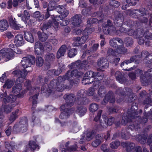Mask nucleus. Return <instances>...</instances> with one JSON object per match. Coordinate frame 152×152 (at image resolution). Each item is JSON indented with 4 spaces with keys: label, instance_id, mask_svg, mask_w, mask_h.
Instances as JSON below:
<instances>
[{
    "label": "nucleus",
    "instance_id": "1",
    "mask_svg": "<svg viewBox=\"0 0 152 152\" xmlns=\"http://www.w3.org/2000/svg\"><path fill=\"white\" fill-rule=\"evenodd\" d=\"M23 92H21L16 95H10L8 97L7 93L5 92L3 94L0 95V99L4 103H6L11 102L12 103L14 102V104L11 105H2V110H3L6 113H9L12 110V108L17 104V103L15 102L17 97L19 98L23 97Z\"/></svg>",
    "mask_w": 152,
    "mask_h": 152
},
{
    "label": "nucleus",
    "instance_id": "2",
    "mask_svg": "<svg viewBox=\"0 0 152 152\" xmlns=\"http://www.w3.org/2000/svg\"><path fill=\"white\" fill-rule=\"evenodd\" d=\"M69 13V11L65 9L61 14L59 16L57 15L55 17L52 16V17L53 22L52 23L51 21H49L47 24H45L41 28V29L44 31L51 27L52 26L54 27L55 29L58 28V22L57 21L60 20H61L65 18L68 15Z\"/></svg>",
    "mask_w": 152,
    "mask_h": 152
},
{
    "label": "nucleus",
    "instance_id": "3",
    "mask_svg": "<svg viewBox=\"0 0 152 152\" xmlns=\"http://www.w3.org/2000/svg\"><path fill=\"white\" fill-rule=\"evenodd\" d=\"M95 29L94 28H86L83 32V36L81 38L80 37H75L74 39L75 45L78 46L84 43L88 39V35L94 31Z\"/></svg>",
    "mask_w": 152,
    "mask_h": 152
},
{
    "label": "nucleus",
    "instance_id": "4",
    "mask_svg": "<svg viewBox=\"0 0 152 152\" xmlns=\"http://www.w3.org/2000/svg\"><path fill=\"white\" fill-rule=\"evenodd\" d=\"M64 98L66 100L67 104H64L60 107L61 111H66V112H70L72 111V109L74 110V109L71 108L69 110L70 107L72 105V103L75 101V98L73 94H66L64 96Z\"/></svg>",
    "mask_w": 152,
    "mask_h": 152
},
{
    "label": "nucleus",
    "instance_id": "5",
    "mask_svg": "<svg viewBox=\"0 0 152 152\" xmlns=\"http://www.w3.org/2000/svg\"><path fill=\"white\" fill-rule=\"evenodd\" d=\"M128 13L132 17L135 18H138L140 16H142L145 15L146 17H143L144 20H142V22H146L148 21L147 17L148 16L146 15V10L144 9H142L140 10H133L132 11L129 10L128 11Z\"/></svg>",
    "mask_w": 152,
    "mask_h": 152
},
{
    "label": "nucleus",
    "instance_id": "6",
    "mask_svg": "<svg viewBox=\"0 0 152 152\" xmlns=\"http://www.w3.org/2000/svg\"><path fill=\"white\" fill-rule=\"evenodd\" d=\"M15 47L14 44H10L9 45L10 48H4L0 50L1 54L8 59L12 58L14 56V49L15 48Z\"/></svg>",
    "mask_w": 152,
    "mask_h": 152
},
{
    "label": "nucleus",
    "instance_id": "7",
    "mask_svg": "<svg viewBox=\"0 0 152 152\" xmlns=\"http://www.w3.org/2000/svg\"><path fill=\"white\" fill-rule=\"evenodd\" d=\"M27 123L26 119L21 120L19 123L16 124L13 128L14 131L22 132H26L27 130Z\"/></svg>",
    "mask_w": 152,
    "mask_h": 152
},
{
    "label": "nucleus",
    "instance_id": "8",
    "mask_svg": "<svg viewBox=\"0 0 152 152\" xmlns=\"http://www.w3.org/2000/svg\"><path fill=\"white\" fill-rule=\"evenodd\" d=\"M35 58L32 56L28 57H23L21 61L22 66L25 68L31 67L35 63Z\"/></svg>",
    "mask_w": 152,
    "mask_h": 152
},
{
    "label": "nucleus",
    "instance_id": "9",
    "mask_svg": "<svg viewBox=\"0 0 152 152\" xmlns=\"http://www.w3.org/2000/svg\"><path fill=\"white\" fill-rule=\"evenodd\" d=\"M64 78L62 77H59L57 79V81L56 82V85L57 86V90L59 91H62L65 89H69L72 86L71 84L69 86H65L63 84L64 81Z\"/></svg>",
    "mask_w": 152,
    "mask_h": 152
},
{
    "label": "nucleus",
    "instance_id": "10",
    "mask_svg": "<svg viewBox=\"0 0 152 152\" xmlns=\"http://www.w3.org/2000/svg\"><path fill=\"white\" fill-rule=\"evenodd\" d=\"M107 23L103 24V30L105 34H108L110 32L114 31L115 30V27L112 26V23L110 20H108Z\"/></svg>",
    "mask_w": 152,
    "mask_h": 152
},
{
    "label": "nucleus",
    "instance_id": "11",
    "mask_svg": "<svg viewBox=\"0 0 152 152\" xmlns=\"http://www.w3.org/2000/svg\"><path fill=\"white\" fill-rule=\"evenodd\" d=\"M100 73L98 72L95 73L94 72L91 71H88L85 74V77H87L89 78H93L94 80L96 79L98 80H100L102 77L103 75H100Z\"/></svg>",
    "mask_w": 152,
    "mask_h": 152
},
{
    "label": "nucleus",
    "instance_id": "12",
    "mask_svg": "<svg viewBox=\"0 0 152 152\" xmlns=\"http://www.w3.org/2000/svg\"><path fill=\"white\" fill-rule=\"evenodd\" d=\"M20 78H18L17 79L15 85L12 88V92L13 93L17 94L19 93L22 88V86L21 83L22 81L20 80Z\"/></svg>",
    "mask_w": 152,
    "mask_h": 152
},
{
    "label": "nucleus",
    "instance_id": "13",
    "mask_svg": "<svg viewBox=\"0 0 152 152\" xmlns=\"http://www.w3.org/2000/svg\"><path fill=\"white\" fill-rule=\"evenodd\" d=\"M40 91V89L39 87H37L34 90L33 89H31L30 90L31 92H32L33 91L34 92L36 93L35 95L33 97H31L29 100L30 101H32V102L33 106L35 107L36 106L37 104V102L36 100L37 99V97L38 95V93Z\"/></svg>",
    "mask_w": 152,
    "mask_h": 152
},
{
    "label": "nucleus",
    "instance_id": "14",
    "mask_svg": "<svg viewBox=\"0 0 152 152\" xmlns=\"http://www.w3.org/2000/svg\"><path fill=\"white\" fill-rule=\"evenodd\" d=\"M44 51V48L39 42H36L35 45V53L37 55L41 54Z\"/></svg>",
    "mask_w": 152,
    "mask_h": 152
},
{
    "label": "nucleus",
    "instance_id": "15",
    "mask_svg": "<svg viewBox=\"0 0 152 152\" xmlns=\"http://www.w3.org/2000/svg\"><path fill=\"white\" fill-rule=\"evenodd\" d=\"M97 64L99 67V68L101 69L107 68L109 65L108 61L105 58L99 59L97 62Z\"/></svg>",
    "mask_w": 152,
    "mask_h": 152
},
{
    "label": "nucleus",
    "instance_id": "16",
    "mask_svg": "<svg viewBox=\"0 0 152 152\" xmlns=\"http://www.w3.org/2000/svg\"><path fill=\"white\" fill-rule=\"evenodd\" d=\"M13 73L16 75L18 78H20V80L23 82V79L25 78L26 75H27V72H26L25 69H23L22 70H17L13 71Z\"/></svg>",
    "mask_w": 152,
    "mask_h": 152
},
{
    "label": "nucleus",
    "instance_id": "17",
    "mask_svg": "<svg viewBox=\"0 0 152 152\" xmlns=\"http://www.w3.org/2000/svg\"><path fill=\"white\" fill-rule=\"evenodd\" d=\"M114 121V118H113L108 119L107 118H103V122H101V126L103 128L107 127L108 125H111Z\"/></svg>",
    "mask_w": 152,
    "mask_h": 152
},
{
    "label": "nucleus",
    "instance_id": "18",
    "mask_svg": "<svg viewBox=\"0 0 152 152\" xmlns=\"http://www.w3.org/2000/svg\"><path fill=\"white\" fill-rule=\"evenodd\" d=\"M24 40L23 35L21 34H18L15 37V43L18 46L22 45L24 44Z\"/></svg>",
    "mask_w": 152,
    "mask_h": 152
},
{
    "label": "nucleus",
    "instance_id": "19",
    "mask_svg": "<svg viewBox=\"0 0 152 152\" xmlns=\"http://www.w3.org/2000/svg\"><path fill=\"white\" fill-rule=\"evenodd\" d=\"M72 24L76 26H79L82 22L80 15H75L72 17Z\"/></svg>",
    "mask_w": 152,
    "mask_h": 152
},
{
    "label": "nucleus",
    "instance_id": "20",
    "mask_svg": "<svg viewBox=\"0 0 152 152\" xmlns=\"http://www.w3.org/2000/svg\"><path fill=\"white\" fill-rule=\"evenodd\" d=\"M115 101V99L113 95H110V94H108L106 96L103 101H102V104H105L108 101L110 103H113Z\"/></svg>",
    "mask_w": 152,
    "mask_h": 152
},
{
    "label": "nucleus",
    "instance_id": "21",
    "mask_svg": "<svg viewBox=\"0 0 152 152\" xmlns=\"http://www.w3.org/2000/svg\"><path fill=\"white\" fill-rule=\"evenodd\" d=\"M66 49V47L65 45H62L59 49L57 53V57L60 58L64 56L65 53Z\"/></svg>",
    "mask_w": 152,
    "mask_h": 152
},
{
    "label": "nucleus",
    "instance_id": "22",
    "mask_svg": "<svg viewBox=\"0 0 152 152\" xmlns=\"http://www.w3.org/2000/svg\"><path fill=\"white\" fill-rule=\"evenodd\" d=\"M9 22L13 28L17 30L19 29V27L17 24L15 18H13L12 16L10 17L9 19Z\"/></svg>",
    "mask_w": 152,
    "mask_h": 152
},
{
    "label": "nucleus",
    "instance_id": "23",
    "mask_svg": "<svg viewBox=\"0 0 152 152\" xmlns=\"http://www.w3.org/2000/svg\"><path fill=\"white\" fill-rule=\"evenodd\" d=\"M94 86L93 88H90L88 91V94L89 96H92L94 94V91L98 88L99 84V82H94Z\"/></svg>",
    "mask_w": 152,
    "mask_h": 152
},
{
    "label": "nucleus",
    "instance_id": "24",
    "mask_svg": "<svg viewBox=\"0 0 152 152\" xmlns=\"http://www.w3.org/2000/svg\"><path fill=\"white\" fill-rule=\"evenodd\" d=\"M24 37L28 41L32 43L34 42V39L33 35L30 32L27 31L24 32Z\"/></svg>",
    "mask_w": 152,
    "mask_h": 152
},
{
    "label": "nucleus",
    "instance_id": "25",
    "mask_svg": "<svg viewBox=\"0 0 152 152\" xmlns=\"http://www.w3.org/2000/svg\"><path fill=\"white\" fill-rule=\"evenodd\" d=\"M8 27V23L6 20L0 21V31H4L6 30Z\"/></svg>",
    "mask_w": 152,
    "mask_h": 152
},
{
    "label": "nucleus",
    "instance_id": "26",
    "mask_svg": "<svg viewBox=\"0 0 152 152\" xmlns=\"http://www.w3.org/2000/svg\"><path fill=\"white\" fill-rule=\"evenodd\" d=\"M136 56H134L131 58L130 60L125 61L122 63L121 64V67L123 68V69L126 70H128V69L126 68L125 69L123 67L124 66H126L128 64L131 63L133 62L134 60L136 59Z\"/></svg>",
    "mask_w": 152,
    "mask_h": 152
},
{
    "label": "nucleus",
    "instance_id": "27",
    "mask_svg": "<svg viewBox=\"0 0 152 152\" xmlns=\"http://www.w3.org/2000/svg\"><path fill=\"white\" fill-rule=\"evenodd\" d=\"M45 58L46 61L50 62L54 60L55 58V56L53 53H48L45 55Z\"/></svg>",
    "mask_w": 152,
    "mask_h": 152
},
{
    "label": "nucleus",
    "instance_id": "28",
    "mask_svg": "<svg viewBox=\"0 0 152 152\" xmlns=\"http://www.w3.org/2000/svg\"><path fill=\"white\" fill-rule=\"evenodd\" d=\"M19 115V110L18 109H17L15 112H12L10 118L9 120L11 122H13L18 117Z\"/></svg>",
    "mask_w": 152,
    "mask_h": 152
},
{
    "label": "nucleus",
    "instance_id": "29",
    "mask_svg": "<svg viewBox=\"0 0 152 152\" xmlns=\"http://www.w3.org/2000/svg\"><path fill=\"white\" fill-rule=\"evenodd\" d=\"M74 110L72 109V111L70 112H66L65 111H63L60 115V118L62 119L67 118L68 116L74 112Z\"/></svg>",
    "mask_w": 152,
    "mask_h": 152
},
{
    "label": "nucleus",
    "instance_id": "30",
    "mask_svg": "<svg viewBox=\"0 0 152 152\" xmlns=\"http://www.w3.org/2000/svg\"><path fill=\"white\" fill-rule=\"evenodd\" d=\"M39 39L42 42L45 41L48 38V35L44 33H41L40 31H38L37 33Z\"/></svg>",
    "mask_w": 152,
    "mask_h": 152
},
{
    "label": "nucleus",
    "instance_id": "31",
    "mask_svg": "<svg viewBox=\"0 0 152 152\" xmlns=\"http://www.w3.org/2000/svg\"><path fill=\"white\" fill-rule=\"evenodd\" d=\"M102 113V110L99 111L97 113V115L95 116V117L94 119V120L95 121L97 122V123L99 124L100 125H101L100 122H103V118H102V119H100Z\"/></svg>",
    "mask_w": 152,
    "mask_h": 152
},
{
    "label": "nucleus",
    "instance_id": "32",
    "mask_svg": "<svg viewBox=\"0 0 152 152\" xmlns=\"http://www.w3.org/2000/svg\"><path fill=\"white\" fill-rule=\"evenodd\" d=\"M44 62L43 59L42 57H38L36 58V64L37 66L41 67L42 66Z\"/></svg>",
    "mask_w": 152,
    "mask_h": 152
},
{
    "label": "nucleus",
    "instance_id": "33",
    "mask_svg": "<svg viewBox=\"0 0 152 152\" xmlns=\"http://www.w3.org/2000/svg\"><path fill=\"white\" fill-rule=\"evenodd\" d=\"M115 75L117 80L121 83H123V81L122 80L123 75L120 72L117 71L115 74Z\"/></svg>",
    "mask_w": 152,
    "mask_h": 152
},
{
    "label": "nucleus",
    "instance_id": "34",
    "mask_svg": "<svg viewBox=\"0 0 152 152\" xmlns=\"http://www.w3.org/2000/svg\"><path fill=\"white\" fill-rule=\"evenodd\" d=\"M87 109L85 107H81L79 108L77 110V112L80 116H82L86 113Z\"/></svg>",
    "mask_w": 152,
    "mask_h": 152
},
{
    "label": "nucleus",
    "instance_id": "35",
    "mask_svg": "<svg viewBox=\"0 0 152 152\" xmlns=\"http://www.w3.org/2000/svg\"><path fill=\"white\" fill-rule=\"evenodd\" d=\"M94 79L93 78H89L85 77L83 78L82 81V83L83 85H86L91 83L94 81Z\"/></svg>",
    "mask_w": 152,
    "mask_h": 152
},
{
    "label": "nucleus",
    "instance_id": "36",
    "mask_svg": "<svg viewBox=\"0 0 152 152\" xmlns=\"http://www.w3.org/2000/svg\"><path fill=\"white\" fill-rule=\"evenodd\" d=\"M126 52V49L122 45L118 46L115 51L116 52L119 53H124Z\"/></svg>",
    "mask_w": 152,
    "mask_h": 152
},
{
    "label": "nucleus",
    "instance_id": "37",
    "mask_svg": "<svg viewBox=\"0 0 152 152\" xmlns=\"http://www.w3.org/2000/svg\"><path fill=\"white\" fill-rule=\"evenodd\" d=\"M14 83V82L13 81L8 80L6 81L5 84L3 86V88H4L7 87V88L9 89L12 86Z\"/></svg>",
    "mask_w": 152,
    "mask_h": 152
},
{
    "label": "nucleus",
    "instance_id": "38",
    "mask_svg": "<svg viewBox=\"0 0 152 152\" xmlns=\"http://www.w3.org/2000/svg\"><path fill=\"white\" fill-rule=\"evenodd\" d=\"M77 53V51L75 49L72 48L69 50L68 55L69 57L72 58L75 56Z\"/></svg>",
    "mask_w": 152,
    "mask_h": 152
},
{
    "label": "nucleus",
    "instance_id": "39",
    "mask_svg": "<svg viewBox=\"0 0 152 152\" xmlns=\"http://www.w3.org/2000/svg\"><path fill=\"white\" fill-rule=\"evenodd\" d=\"M71 74L73 77H75L77 75L81 76L83 74V73L82 72H79L77 69L74 70L72 71H70Z\"/></svg>",
    "mask_w": 152,
    "mask_h": 152
},
{
    "label": "nucleus",
    "instance_id": "40",
    "mask_svg": "<svg viewBox=\"0 0 152 152\" xmlns=\"http://www.w3.org/2000/svg\"><path fill=\"white\" fill-rule=\"evenodd\" d=\"M80 61H77L75 63H71L69 65V67L70 69L76 68L80 66Z\"/></svg>",
    "mask_w": 152,
    "mask_h": 152
},
{
    "label": "nucleus",
    "instance_id": "41",
    "mask_svg": "<svg viewBox=\"0 0 152 152\" xmlns=\"http://www.w3.org/2000/svg\"><path fill=\"white\" fill-rule=\"evenodd\" d=\"M135 33L136 35H135V37L136 38L141 37L144 36L143 31H142L140 29H139L135 31Z\"/></svg>",
    "mask_w": 152,
    "mask_h": 152
},
{
    "label": "nucleus",
    "instance_id": "42",
    "mask_svg": "<svg viewBox=\"0 0 152 152\" xmlns=\"http://www.w3.org/2000/svg\"><path fill=\"white\" fill-rule=\"evenodd\" d=\"M98 105L96 104L93 103L91 104L89 107V110L92 112L96 111L98 109Z\"/></svg>",
    "mask_w": 152,
    "mask_h": 152
},
{
    "label": "nucleus",
    "instance_id": "43",
    "mask_svg": "<svg viewBox=\"0 0 152 152\" xmlns=\"http://www.w3.org/2000/svg\"><path fill=\"white\" fill-rule=\"evenodd\" d=\"M29 17V14L26 10H25L24 11L23 16L21 17V18L22 20L25 21L26 19H28Z\"/></svg>",
    "mask_w": 152,
    "mask_h": 152
},
{
    "label": "nucleus",
    "instance_id": "44",
    "mask_svg": "<svg viewBox=\"0 0 152 152\" xmlns=\"http://www.w3.org/2000/svg\"><path fill=\"white\" fill-rule=\"evenodd\" d=\"M120 145V142L118 141H116L111 142L110 144V147L112 148L116 149Z\"/></svg>",
    "mask_w": 152,
    "mask_h": 152
},
{
    "label": "nucleus",
    "instance_id": "45",
    "mask_svg": "<svg viewBox=\"0 0 152 152\" xmlns=\"http://www.w3.org/2000/svg\"><path fill=\"white\" fill-rule=\"evenodd\" d=\"M72 132L74 133H76L79 130V128L77 125L76 123H74L73 124L71 129Z\"/></svg>",
    "mask_w": 152,
    "mask_h": 152
},
{
    "label": "nucleus",
    "instance_id": "46",
    "mask_svg": "<svg viewBox=\"0 0 152 152\" xmlns=\"http://www.w3.org/2000/svg\"><path fill=\"white\" fill-rule=\"evenodd\" d=\"M62 77L64 78V80L66 79H67L69 80H71L72 78L73 77L71 75V74L70 71H68L65 75L64 76Z\"/></svg>",
    "mask_w": 152,
    "mask_h": 152
},
{
    "label": "nucleus",
    "instance_id": "47",
    "mask_svg": "<svg viewBox=\"0 0 152 152\" xmlns=\"http://www.w3.org/2000/svg\"><path fill=\"white\" fill-rule=\"evenodd\" d=\"M105 90L104 88V87H101L99 88L98 94L101 97H102L104 96L105 95Z\"/></svg>",
    "mask_w": 152,
    "mask_h": 152
},
{
    "label": "nucleus",
    "instance_id": "48",
    "mask_svg": "<svg viewBox=\"0 0 152 152\" xmlns=\"http://www.w3.org/2000/svg\"><path fill=\"white\" fill-rule=\"evenodd\" d=\"M29 144L31 150H34L38 146L35 142L33 141H30Z\"/></svg>",
    "mask_w": 152,
    "mask_h": 152
},
{
    "label": "nucleus",
    "instance_id": "49",
    "mask_svg": "<svg viewBox=\"0 0 152 152\" xmlns=\"http://www.w3.org/2000/svg\"><path fill=\"white\" fill-rule=\"evenodd\" d=\"M109 4L110 5H113L116 7H118L120 5V3L113 0H110L109 2Z\"/></svg>",
    "mask_w": 152,
    "mask_h": 152
},
{
    "label": "nucleus",
    "instance_id": "50",
    "mask_svg": "<svg viewBox=\"0 0 152 152\" xmlns=\"http://www.w3.org/2000/svg\"><path fill=\"white\" fill-rule=\"evenodd\" d=\"M146 138L142 137L141 135H139L138 137L137 140L140 142L141 143L143 144L146 142Z\"/></svg>",
    "mask_w": 152,
    "mask_h": 152
},
{
    "label": "nucleus",
    "instance_id": "51",
    "mask_svg": "<svg viewBox=\"0 0 152 152\" xmlns=\"http://www.w3.org/2000/svg\"><path fill=\"white\" fill-rule=\"evenodd\" d=\"M125 43L126 44V45L128 46H130L133 43V41L132 39L129 38H126L124 40Z\"/></svg>",
    "mask_w": 152,
    "mask_h": 152
},
{
    "label": "nucleus",
    "instance_id": "52",
    "mask_svg": "<svg viewBox=\"0 0 152 152\" xmlns=\"http://www.w3.org/2000/svg\"><path fill=\"white\" fill-rule=\"evenodd\" d=\"M50 42H46L44 44L45 47L47 50H51L52 49V46L50 44Z\"/></svg>",
    "mask_w": 152,
    "mask_h": 152
},
{
    "label": "nucleus",
    "instance_id": "53",
    "mask_svg": "<svg viewBox=\"0 0 152 152\" xmlns=\"http://www.w3.org/2000/svg\"><path fill=\"white\" fill-rule=\"evenodd\" d=\"M97 22L96 19L91 18L87 20V23L88 24H91L96 23Z\"/></svg>",
    "mask_w": 152,
    "mask_h": 152
},
{
    "label": "nucleus",
    "instance_id": "54",
    "mask_svg": "<svg viewBox=\"0 0 152 152\" xmlns=\"http://www.w3.org/2000/svg\"><path fill=\"white\" fill-rule=\"evenodd\" d=\"M115 38H114L110 40V45L113 47L116 48L117 46V44Z\"/></svg>",
    "mask_w": 152,
    "mask_h": 152
},
{
    "label": "nucleus",
    "instance_id": "55",
    "mask_svg": "<svg viewBox=\"0 0 152 152\" xmlns=\"http://www.w3.org/2000/svg\"><path fill=\"white\" fill-rule=\"evenodd\" d=\"M66 9L62 6H58L56 8V11L59 13L61 14Z\"/></svg>",
    "mask_w": 152,
    "mask_h": 152
},
{
    "label": "nucleus",
    "instance_id": "56",
    "mask_svg": "<svg viewBox=\"0 0 152 152\" xmlns=\"http://www.w3.org/2000/svg\"><path fill=\"white\" fill-rule=\"evenodd\" d=\"M135 31H134L132 29H129L126 33L128 35L131 36L133 35L134 37L135 35H136V34L135 33Z\"/></svg>",
    "mask_w": 152,
    "mask_h": 152
},
{
    "label": "nucleus",
    "instance_id": "57",
    "mask_svg": "<svg viewBox=\"0 0 152 152\" xmlns=\"http://www.w3.org/2000/svg\"><path fill=\"white\" fill-rule=\"evenodd\" d=\"M55 8V4L53 2H51L48 4V7L47 9L48 11H51L54 10Z\"/></svg>",
    "mask_w": 152,
    "mask_h": 152
},
{
    "label": "nucleus",
    "instance_id": "58",
    "mask_svg": "<svg viewBox=\"0 0 152 152\" xmlns=\"http://www.w3.org/2000/svg\"><path fill=\"white\" fill-rule=\"evenodd\" d=\"M104 138H105L106 139H107L106 137H104V136L101 134H98L96 137V140H101V142L103 140Z\"/></svg>",
    "mask_w": 152,
    "mask_h": 152
},
{
    "label": "nucleus",
    "instance_id": "59",
    "mask_svg": "<svg viewBox=\"0 0 152 152\" xmlns=\"http://www.w3.org/2000/svg\"><path fill=\"white\" fill-rule=\"evenodd\" d=\"M101 140H96L92 142V145L93 147H96L101 142Z\"/></svg>",
    "mask_w": 152,
    "mask_h": 152
},
{
    "label": "nucleus",
    "instance_id": "60",
    "mask_svg": "<svg viewBox=\"0 0 152 152\" xmlns=\"http://www.w3.org/2000/svg\"><path fill=\"white\" fill-rule=\"evenodd\" d=\"M126 3V4H127L128 7L131 5H134L136 4V2H131V0H127L125 2V4Z\"/></svg>",
    "mask_w": 152,
    "mask_h": 152
},
{
    "label": "nucleus",
    "instance_id": "61",
    "mask_svg": "<svg viewBox=\"0 0 152 152\" xmlns=\"http://www.w3.org/2000/svg\"><path fill=\"white\" fill-rule=\"evenodd\" d=\"M49 42L51 43L53 45H56L58 42V40L56 39H49Z\"/></svg>",
    "mask_w": 152,
    "mask_h": 152
},
{
    "label": "nucleus",
    "instance_id": "62",
    "mask_svg": "<svg viewBox=\"0 0 152 152\" xmlns=\"http://www.w3.org/2000/svg\"><path fill=\"white\" fill-rule=\"evenodd\" d=\"M107 54L109 56L116 55L115 54V53L114 52L113 49L111 48L108 49L107 52Z\"/></svg>",
    "mask_w": 152,
    "mask_h": 152
},
{
    "label": "nucleus",
    "instance_id": "63",
    "mask_svg": "<svg viewBox=\"0 0 152 152\" xmlns=\"http://www.w3.org/2000/svg\"><path fill=\"white\" fill-rule=\"evenodd\" d=\"M123 17L122 16H121L120 17H116L115 18V20H114V23H117V21H119V22H120V21L121 22H122L123 21Z\"/></svg>",
    "mask_w": 152,
    "mask_h": 152
},
{
    "label": "nucleus",
    "instance_id": "64",
    "mask_svg": "<svg viewBox=\"0 0 152 152\" xmlns=\"http://www.w3.org/2000/svg\"><path fill=\"white\" fill-rule=\"evenodd\" d=\"M79 6L81 7H84L86 6V3L83 0H80L79 3Z\"/></svg>",
    "mask_w": 152,
    "mask_h": 152
}]
</instances>
